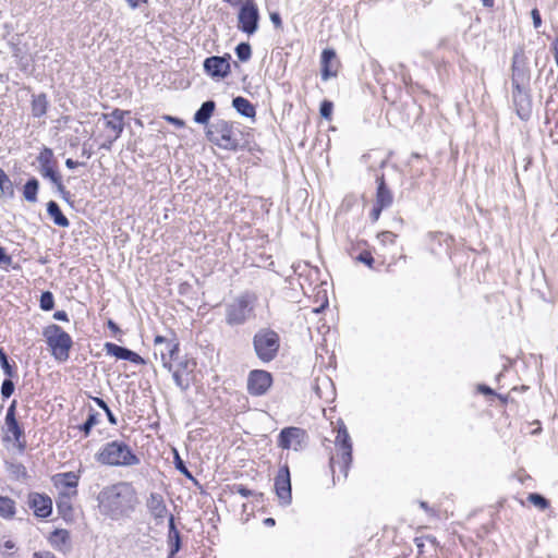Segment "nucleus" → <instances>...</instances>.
Instances as JSON below:
<instances>
[{
    "label": "nucleus",
    "mask_w": 558,
    "mask_h": 558,
    "mask_svg": "<svg viewBox=\"0 0 558 558\" xmlns=\"http://www.w3.org/2000/svg\"><path fill=\"white\" fill-rule=\"evenodd\" d=\"M36 161L38 162L37 171L41 178L51 180L61 174L59 171L58 159L50 147L43 146L36 157Z\"/></svg>",
    "instance_id": "4468645a"
},
{
    "label": "nucleus",
    "mask_w": 558,
    "mask_h": 558,
    "mask_svg": "<svg viewBox=\"0 0 558 558\" xmlns=\"http://www.w3.org/2000/svg\"><path fill=\"white\" fill-rule=\"evenodd\" d=\"M335 445L339 450V454L342 461L340 473H342L343 480H345L352 463V441L347 426L342 421L339 422L337 427Z\"/></svg>",
    "instance_id": "9d476101"
},
{
    "label": "nucleus",
    "mask_w": 558,
    "mask_h": 558,
    "mask_svg": "<svg viewBox=\"0 0 558 558\" xmlns=\"http://www.w3.org/2000/svg\"><path fill=\"white\" fill-rule=\"evenodd\" d=\"M167 342H170V339H167L166 337L163 336H160V335H157L154 339V344L155 347H160V348H163Z\"/></svg>",
    "instance_id": "13d9d810"
},
{
    "label": "nucleus",
    "mask_w": 558,
    "mask_h": 558,
    "mask_svg": "<svg viewBox=\"0 0 558 558\" xmlns=\"http://www.w3.org/2000/svg\"><path fill=\"white\" fill-rule=\"evenodd\" d=\"M132 9L138 8L142 3H147L148 0H125Z\"/></svg>",
    "instance_id": "774afa93"
},
{
    "label": "nucleus",
    "mask_w": 558,
    "mask_h": 558,
    "mask_svg": "<svg viewBox=\"0 0 558 558\" xmlns=\"http://www.w3.org/2000/svg\"><path fill=\"white\" fill-rule=\"evenodd\" d=\"M238 122L218 119L206 129V138L216 146L231 151L246 148L248 141Z\"/></svg>",
    "instance_id": "f03ea898"
},
{
    "label": "nucleus",
    "mask_w": 558,
    "mask_h": 558,
    "mask_svg": "<svg viewBox=\"0 0 558 558\" xmlns=\"http://www.w3.org/2000/svg\"><path fill=\"white\" fill-rule=\"evenodd\" d=\"M46 206L47 214L56 226L62 228H68L70 226L69 219L63 215L59 204L56 201H49Z\"/></svg>",
    "instance_id": "bb28decb"
},
{
    "label": "nucleus",
    "mask_w": 558,
    "mask_h": 558,
    "mask_svg": "<svg viewBox=\"0 0 558 558\" xmlns=\"http://www.w3.org/2000/svg\"><path fill=\"white\" fill-rule=\"evenodd\" d=\"M61 198H62L66 204H69L71 207H73V205H74V201H73V195L70 193V191H66L65 193H63V195L61 196Z\"/></svg>",
    "instance_id": "0e129e2a"
},
{
    "label": "nucleus",
    "mask_w": 558,
    "mask_h": 558,
    "mask_svg": "<svg viewBox=\"0 0 558 558\" xmlns=\"http://www.w3.org/2000/svg\"><path fill=\"white\" fill-rule=\"evenodd\" d=\"M104 350L107 355L114 356L118 360L129 361L136 365L146 364L145 359H143L138 353L113 342H106L104 344Z\"/></svg>",
    "instance_id": "a211bd4d"
},
{
    "label": "nucleus",
    "mask_w": 558,
    "mask_h": 558,
    "mask_svg": "<svg viewBox=\"0 0 558 558\" xmlns=\"http://www.w3.org/2000/svg\"><path fill=\"white\" fill-rule=\"evenodd\" d=\"M53 318L59 322H69V315L65 311L54 312Z\"/></svg>",
    "instance_id": "052dcab7"
},
{
    "label": "nucleus",
    "mask_w": 558,
    "mask_h": 558,
    "mask_svg": "<svg viewBox=\"0 0 558 558\" xmlns=\"http://www.w3.org/2000/svg\"><path fill=\"white\" fill-rule=\"evenodd\" d=\"M97 501L102 514L112 520H120L134 512L138 497L131 483L118 482L104 487L97 496Z\"/></svg>",
    "instance_id": "f257e3e1"
},
{
    "label": "nucleus",
    "mask_w": 558,
    "mask_h": 558,
    "mask_svg": "<svg viewBox=\"0 0 558 558\" xmlns=\"http://www.w3.org/2000/svg\"><path fill=\"white\" fill-rule=\"evenodd\" d=\"M256 298L248 293H241L226 305L225 320L230 327L242 326L255 317Z\"/></svg>",
    "instance_id": "39448f33"
},
{
    "label": "nucleus",
    "mask_w": 558,
    "mask_h": 558,
    "mask_svg": "<svg viewBox=\"0 0 558 558\" xmlns=\"http://www.w3.org/2000/svg\"><path fill=\"white\" fill-rule=\"evenodd\" d=\"M531 70L529 59L525 56L524 47L518 46L511 60V85H530Z\"/></svg>",
    "instance_id": "1a4fd4ad"
},
{
    "label": "nucleus",
    "mask_w": 558,
    "mask_h": 558,
    "mask_svg": "<svg viewBox=\"0 0 558 558\" xmlns=\"http://www.w3.org/2000/svg\"><path fill=\"white\" fill-rule=\"evenodd\" d=\"M531 19L533 22L534 28H539L543 24L541 12L537 8L532 9L531 11Z\"/></svg>",
    "instance_id": "3c124183"
},
{
    "label": "nucleus",
    "mask_w": 558,
    "mask_h": 558,
    "mask_svg": "<svg viewBox=\"0 0 558 558\" xmlns=\"http://www.w3.org/2000/svg\"><path fill=\"white\" fill-rule=\"evenodd\" d=\"M13 377H5L1 384V397L3 400H7L9 399L13 393H14V390H15V384L14 381L12 380Z\"/></svg>",
    "instance_id": "c03bdc74"
},
{
    "label": "nucleus",
    "mask_w": 558,
    "mask_h": 558,
    "mask_svg": "<svg viewBox=\"0 0 558 558\" xmlns=\"http://www.w3.org/2000/svg\"><path fill=\"white\" fill-rule=\"evenodd\" d=\"M333 111V102L328 99H324L319 105V114L325 120H331Z\"/></svg>",
    "instance_id": "a18cd8bd"
},
{
    "label": "nucleus",
    "mask_w": 558,
    "mask_h": 558,
    "mask_svg": "<svg viewBox=\"0 0 558 558\" xmlns=\"http://www.w3.org/2000/svg\"><path fill=\"white\" fill-rule=\"evenodd\" d=\"M234 52L241 62H247L252 58V47L247 41H241L234 48Z\"/></svg>",
    "instance_id": "c9c22d12"
},
{
    "label": "nucleus",
    "mask_w": 558,
    "mask_h": 558,
    "mask_svg": "<svg viewBox=\"0 0 558 558\" xmlns=\"http://www.w3.org/2000/svg\"><path fill=\"white\" fill-rule=\"evenodd\" d=\"M43 336L46 339L51 355L56 360L60 362L69 360L73 340L66 331H64L59 325L51 324L44 328Z\"/></svg>",
    "instance_id": "423d86ee"
},
{
    "label": "nucleus",
    "mask_w": 558,
    "mask_h": 558,
    "mask_svg": "<svg viewBox=\"0 0 558 558\" xmlns=\"http://www.w3.org/2000/svg\"><path fill=\"white\" fill-rule=\"evenodd\" d=\"M48 107L49 102L45 93L32 96L31 111L34 118L44 117L47 113Z\"/></svg>",
    "instance_id": "cd10ccee"
},
{
    "label": "nucleus",
    "mask_w": 558,
    "mask_h": 558,
    "mask_svg": "<svg viewBox=\"0 0 558 558\" xmlns=\"http://www.w3.org/2000/svg\"><path fill=\"white\" fill-rule=\"evenodd\" d=\"M49 541L52 546L60 548L70 542V533L64 529H54L50 534Z\"/></svg>",
    "instance_id": "2f4dec72"
},
{
    "label": "nucleus",
    "mask_w": 558,
    "mask_h": 558,
    "mask_svg": "<svg viewBox=\"0 0 558 558\" xmlns=\"http://www.w3.org/2000/svg\"><path fill=\"white\" fill-rule=\"evenodd\" d=\"M229 490L230 493L232 494H239L241 495L243 498H248L251 496H255L259 499H263L264 497V494L263 493H254L253 490L248 489L246 486H244L243 484H238V483H234L232 485H229Z\"/></svg>",
    "instance_id": "4c0bfd02"
},
{
    "label": "nucleus",
    "mask_w": 558,
    "mask_h": 558,
    "mask_svg": "<svg viewBox=\"0 0 558 558\" xmlns=\"http://www.w3.org/2000/svg\"><path fill=\"white\" fill-rule=\"evenodd\" d=\"M0 365H1V368L5 376H8V377L17 376L15 363L10 362L8 354L1 347H0Z\"/></svg>",
    "instance_id": "f704fd0d"
},
{
    "label": "nucleus",
    "mask_w": 558,
    "mask_h": 558,
    "mask_svg": "<svg viewBox=\"0 0 558 558\" xmlns=\"http://www.w3.org/2000/svg\"><path fill=\"white\" fill-rule=\"evenodd\" d=\"M78 475L74 472L58 473L53 476V482L57 487L76 488L78 485Z\"/></svg>",
    "instance_id": "c756f323"
},
{
    "label": "nucleus",
    "mask_w": 558,
    "mask_h": 558,
    "mask_svg": "<svg viewBox=\"0 0 558 558\" xmlns=\"http://www.w3.org/2000/svg\"><path fill=\"white\" fill-rule=\"evenodd\" d=\"M166 120L168 122H170L171 124L178 126V128H183L184 126V121L182 119H180V118L172 117V116H167Z\"/></svg>",
    "instance_id": "bf43d9fd"
},
{
    "label": "nucleus",
    "mask_w": 558,
    "mask_h": 558,
    "mask_svg": "<svg viewBox=\"0 0 558 558\" xmlns=\"http://www.w3.org/2000/svg\"><path fill=\"white\" fill-rule=\"evenodd\" d=\"M12 263V256L7 253L3 246H0V266H10Z\"/></svg>",
    "instance_id": "603ef678"
},
{
    "label": "nucleus",
    "mask_w": 558,
    "mask_h": 558,
    "mask_svg": "<svg viewBox=\"0 0 558 558\" xmlns=\"http://www.w3.org/2000/svg\"><path fill=\"white\" fill-rule=\"evenodd\" d=\"M216 110V102L213 99L204 101L196 110L193 121L197 124L206 125L208 128L209 120Z\"/></svg>",
    "instance_id": "393cba45"
},
{
    "label": "nucleus",
    "mask_w": 558,
    "mask_h": 558,
    "mask_svg": "<svg viewBox=\"0 0 558 558\" xmlns=\"http://www.w3.org/2000/svg\"><path fill=\"white\" fill-rule=\"evenodd\" d=\"M39 181L36 177L27 179L23 185V197L28 203H36L38 201Z\"/></svg>",
    "instance_id": "c85d7f7f"
},
{
    "label": "nucleus",
    "mask_w": 558,
    "mask_h": 558,
    "mask_svg": "<svg viewBox=\"0 0 558 558\" xmlns=\"http://www.w3.org/2000/svg\"><path fill=\"white\" fill-rule=\"evenodd\" d=\"M477 391L484 396H495L496 395L495 390H493L489 386H487L485 384H480L477 386Z\"/></svg>",
    "instance_id": "6e6d98bb"
},
{
    "label": "nucleus",
    "mask_w": 558,
    "mask_h": 558,
    "mask_svg": "<svg viewBox=\"0 0 558 558\" xmlns=\"http://www.w3.org/2000/svg\"><path fill=\"white\" fill-rule=\"evenodd\" d=\"M107 327L113 332V333H121L122 330L120 329V327L118 326V324L116 322H113L112 319H108L107 320Z\"/></svg>",
    "instance_id": "680f3d73"
},
{
    "label": "nucleus",
    "mask_w": 558,
    "mask_h": 558,
    "mask_svg": "<svg viewBox=\"0 0 558 558\" xmlns=\"http://www.w3.org/2000/svg\"><path fill=\"white\" fill-rule=\"evenodd\" d=\"M16 404H17L16 400H13L10 403V405H9V408L7 410L4 423L17 420L16 418Z\"/></svg>",
    "instance_id": "8fccbe9b"
},
{
    "label": "nucleus",
    "mask_w": 558,
    "mask_h": 558,
    "mask_svg": "<svg viewBox=\"0 0 558 558\" xmlns=\"http://www.w3.org/2000/svg\"><path fill=\"white\" fill-rule=\"evenodd\" d=\"M159 353L162 366L168 371H172L173 362L182 357L180 355V343L178 339L175 337L170 339V342H167L163 348L159 349Z\"/></svg>",
    "instance_id": "412c9836"
},
{
    "label": "nucleus",
    "mask_w": 558,
    "mask_h": 558,
    "mask_svg": "<svg viewBox=\"0 0 558 558\" xmlns=\"http://www.w3.org/2000/svg\"><path fill=\"white\" fill-rule=\"evenodd\" d=\"M275 492L278 496L280 504L288 506L292 501L291 493V475L288 464H283L279 468L277 475L275 476Z\"/></svg>",
    "instance_id": "2eb2a0df"
},
{
    "label": "nucleus",
    "mask_w": 558,
    "mask_h": 558,
    "mask_svg": "<svg viewBox=\"0 0 558 558\" xmlns=\"http://www.w3.org/2000/svg\"><path fill=\"white\" fill-rule=\"evenodd\" d=\"M377 238L380 241V243L384 245L387 243L393 244L396 241L397 234L391 231H383V232L378 233Z\"/></svg>",
    "instance_id": "de8ad7c7"
},
{
    "label": "nucleus",
    "mask_w": 558,
    "mask_h": 558,
    "mask_svg": "<svg viewBox=\"0 0 558 558\" xmlns=\"http://www.w3.org/2000/svg\"><path fill=\"white\" fill-rule=\"evenodd\" d=\"M260 14L255 0H245L239 9L238 28L251 36L254 35L259 27Z\"/></svg>",
    "instance_id": "0eeeda50"
},
{
    "label": "nucleus",
    "mask_w": 558,
    "mask_h": 558,
    "mask_svg": "<svg viewBox=\"0 0 558 558\" xmlns=\"http://www.w3.org/2000/svg\"><path fill=\"white\" fill-rule=\"evenodd\" d=\"M377 190L375 204L388 208L393 201V196L389 187L387 186L385 175L381 173L376 178Z\"/></svg>",
    "instance_id": "b1692460"
},
{
    "label": "nucleus",
    "mask_w": 558,
    "mask_h": 558,
    "mask_svg": "<svg viewBox=\"0 0 558 558\" xmlns=\"http://www.w3.org/2000/svg\"><path fill=\"white\" fill-rule=\"evenodd\" d=\"M527 500L541 510L549 508V500L538 493H531L527 496Z\"/></svg>",
    "instance_id": "37998d69"
},
{
    "label": "nucleus",
    "mask_w": 558,
    "mask_h": 558,
    "mask_svg": "<svg viewBox=\"0 0 558 558\" xmlns=\"http://www.w3.org/2000/svg\"><path fill=\"white\" fill-rule=\"evenodd\" d=\"M269 19L276 28H280L282 26V20L279 12H270Z\"/></svg>",
    "instance_id": "5fc2aeb1"
},
{
    "label": "nucleus",
    "mask_w": 558,
    "mask_h": 558,
    "mask_svg": "<svg viewBox=\"0 0 558 558\" xmlns=\"http://www.w3.org/2000/svg\"><path fill=\"white\" fill-rule=\"evenodd\" d=\"M356 260L366 265L369 268H373V265L375 263L374 257L372 256L371 252L363 251L356 256Z\"/></svg>",
    "instance_id": "49530a36"
},
{
    "label": "nucleus",
    "mask_w": 558,
    "mask_h": 558,
    "mask_svg": "<svg viewBox=\"0 0 558 558\" xmlns=\"http://www.w3.org/2000/svg\"><path fill=\"white\" fill-rule=\"evenodd\" d=\"M124 114L125 112L118 108L110 113L102 114L106 128L114 132L113 141L118 140L124 130Z\"/></svg>",
    "instance_id": "5701e85b"
},
{
    "label": "nucleus",
    "mask_w": 558,
    "mask_h": 558,
    "mask_svg": "<svg viewBox=\"0 0 558 558\" xmlns=\"http://www.w3.org/2000/svg\"><path fill=\"white\" fill-rule=\"evenodd\" d=\"M92 400L96 403L97 407H99L101 410H104L105 408H107V402L102 399V398H99V397H92Z\"/></svg>",
    "instance_id": "69168bd1"
},
{
    "label": "nucleus",
    "mask_w": 558,
    "mask_h": 558,
    "mask_svg": "<svg viewBox=\"0 0 558 558\" xmlns=\"http://www.w3.org/2000/svg\"><path fill=\"white\" fill-rule=\"evenodd\" d=\"M338 61L335 49L325 48L320 54V76L323 81H328L337 76Z\"/></svg>",
    "instance_id": "aec40b11"
},
{
    "label": "nucleus",
    "mask_w": 558,
    "mask_h": 558,
    "mask_svg": "<svg viewBox=\"0 0 558 558\" xmlns=\"http://www.w3.org/2000/svg\"><path fill=\"white\" fill-rule=\"evenodd\" d=\"M57 510H58V513L63 518H66L72 514L73 508L69 500L68 495H62L61 497L58 498Z\"/></svg>",
    "instance_id": "58836bf2"
},
{
    "label": "nucleus",
    "mask_w": 558,
    "mask_h": 558,
    "mask_svg": "<svg viewBox=\"0 0 558 558\" xmlns=\"http://www.w3.org/2000/svg\"><path fill=\"white\" fill-rule=\"evenodd\" d=\"M306 437V432L300 427H284L280 430L278 436V446L282 449L293 448L298 450L302 446Z\"/></svg>",
    "instance_id": "dca6fc26"
},
{
    "label": "nucleus",
    "mask_w": 558,
    "mask_h": 558,
    "mask_svg": "<svg viewBox=\"0 0 558 558\" xmlns=\"http://www.w3.org/2000/svg\"><path fill=\"white\" fill-rule=\"evenodd\" d=\"M15 514V502L13 499L0 496V517L11 519Z\"/></svg>",
    "instance_id": "72a5a7b5"
},
{
    "label": "nucleus",
    "mask_w": 558,
    "mask_h": 558,
    "mask_svg": "<svg viewBox=\"0 0 558 558\" xmlns=\"http://www.w3.org/2000/svg\"><path fill=\"white\" fill-rule=\"evenodd\" d=\"M146 508L149 514L154 518L156 524H161L163 522L168 513V508L161 494L156 492L150 493L146 499Z\"/></svg>",
    "instance_id": "6ab92c4d"
},
{
    "label": "nucleus",
    "mask_w": 558,
    "mask_h": 558,
    "mask_svg": "<svg viewBox=\"0 0 558 558\" xmlns=\"http://www.w3.org/2000/svg\"><path fill=\"white\" fill-rule=\"evenodd\" d=\"M274 383L271 373L265 369H253L247 376V392L253 397L267 393Z\"/></svg>",
    "instance_id": "ddd939ff"
},
{
    "label": "nucleus",
    "mask_w": 558,
    "mask_h": 558,
    "mask_svg": "<svg viewBox=\"0 0 558 558\" xmlns=\"http://www.w3.org/2000/svg\"><path fill=\"white\" fill-rule=\"evenodd\" d=\"M98 463L107 466H134L140 464L138 456L123 440L106 442L95 454Z\"/></svg>",
    "instance_id": "7ed1b4c3"
},
{
    "label": "nucleus",
    "mask_w": 558,
    "mask_h": 558,
    "mask_svg": "<svg viewBox=\"0 0 558 558\" xmlns=\"http://www.w3.org/2000/svg\"><path fill=\"white\" fill-rule=\"evenodd\" d=\"M32 558H56V556L50 551H36Z\"/></svg>",
    "instance_id": "e2e57ef3"
},
{
    "label": "nucleus",
    "mask_w": 558,
    "mask_h": 558,
    "mask_svg": "<svg viewBox=\"0 0 558 558\" xmlns=\"http://www.w3.org/2000/svg\"><path fill=\"white\" fill-rule=\"evenodd\" d=\"M231 61L232 57L228 52L222 56H210L203 61V70L215 81L225 80L231 73Z\"/></svg>",
    "instance_id": "9b49d317"
},
{
    "label": "nucleus",
    "mask_w": 558,
    "mask_h": 558,
    "mask_svg": "<svg viewBox=\"0 0 558 558\" xmlns=\"http://www.w3.org/2000/svg\"><path fill=\"white\" fill-rule=\"evenodd\" d=\"M27 505L39 519H47L52 513V500L46 494L31 493Z\"/></svg>",
    "instance_id": "f3484780"
},
{
    "label": "nucleus",
    "mask_w": 558,
    "mask_h": 558,
    "mask_svg": "<svg viewBox=\"0 0 558 558\" xmlns=\"http://www.w3.org/2000/svg\"><path fill=\"white\" fill-rule=\"evenodd\" d=\"M384 209H385V207L375 204L373 209L369 213V218L372 219V221H374V222L377 221Z\"/></svg>",
    "instance_id": "864d4df0"
},
{
    "label": "nucleus",
    "mask_w": 558,
    "mask_h": 558,
    "mask_svg": "<svg viewBox=\"0 0 558 558\" xmlns=\"http://www.w3.org/2000/svg\"><path fill=\"white\" fill-rule=\"evenodd\" d=\"M280 342L279 333L270 327L259 328L252 338L254 353L263 364H268L277 359Z\"/></svg>",
    "instance_id": "20e7f679"
},
{
    "label": "nucleus",
    "mask_w": 558,
    "mask_h": 558,
    "mask_svg": "<svg viewBox=\"0 0 558 558\" xmlns=\"http://www.w3.org/2000/svg\"><path fill=\"white\" fill-rule=\"evenodd\" d=\"M511 99L517 116L527 121L533 111V101L530 85H511Z\"/></svg>",
    "instance_id": "6e6552de"
},
{
    "label": "nucleus",
    "mask_w": 558,
    "mask_h": 558,
    "mask_svg": "<svg viewBox=\"0 0 558 558\" xmlns=\"http://www.w3.org/2000/svg\"><path fill=\"white\" fill-rule=\"evenodd\" d=\"M49 181L53 184V186L56 187V191L60 194V196H62L63 193H65L68 191L65 185L63 184L61 174L57 175L56 178H53Z\"/></svg>",
    "instance_id": "09e8293b"
},
{
    "label": "nucleus",
    "mask_w": 558,
    "mask_h": 558,
    "mask_svg": "<svg viewBox=\"0 0 558 558\" xmlns=\"http://www.w3.org/2000/svg\"><path fill=\"white\" fill-rule=\"evenodd\" d=\"M168 551L178 554L183 546L182 535L177 527L175 519L173 514L168 518V535H167Z\"/></svg>",
    "instance_id": "4be33fe9"
},
{
    "label": "nucleus",
    "mask_w": 558,
    "mask_h": 558,
    "mask_svg": "<svg viewBox=\"0 0 558 558\" xmlns=\"http://www.w3.org/2000/svg\"><path fill=\"white\" fill-rule=\"evenodd\" d=\"M5 469L14 480H26L28 477L26 468L21 462H5Z\"/></svg>",
    "instance_id": "473e14b6"
},
{
    "label": "nucleus",
    "mask_w": 558,
    "mask_h": 558,
    "mask_svg": "<svg viewBox=\"0 0 558 558\" xmlns=\"http://www.w3.org/2000/svg\"><path fill=\"white\" fill-rule=\"evenodd\" d=\"M39 306L43 311L49 312L53 310L54 307V296L51 291H44L41 292L40 299H39Z\"/></svg>",
    "instance_id": "79ce46f5"
},
{
    "label": "nucleus",
    "mask_w": 558,
    "mask_h": 558,
    "mask_svg": "<svg viewBox=\"0 0 558 558\" xmlns=\"http://www.w3.org/2000/svg\"><path fill=\"white\" fill-rule=\"evenodd\" d=\"M196 367V361L186 355H182L178 361L173 362L172 378L174 384L183 391H187L191 386V377Z\"/></svg>",
    "instance_id": "f8f14e48"
},
{
    "label": "nucleus",
    "mask_w": 558,
    "mask_h": 558,
    "mask_svg": "<svg viewBox=\"0 0 558 558\" xmlns=\"http://www.w3.org/2000/svg\"><path fill=\"white\" fill-rule=\"evenodd\" d=\"M173 463H174V466L175 469L182 474L184 475L186 478L193 481L196 483V480L195 477L193 476V474L189 471L185 462L183 461V459L180 457L179 452L177 450H174V456H173Z\"/></svg>",
    "instance_id": "a19ab883"
},
{
    "label": "nucleus",
    "mask_w": 558,
    "mask_h": 558,
    "mask_svg": "<svg viewBox=\"0 0 558 558\" xmlns=\"http://www.w3.org/2000/svg\"><path fill=\"white\" fill-rule=\"evenodd\" d=\"M5 428H7V433H10L12 435V438L14 439V441H20V438L25 437L24 429L20 425L17 420L7 422Z\"/></svg>",
    "instance_id": "ea45409f"
},
{
    "label": "nucleus",
    "mask_w": 558,
    "mask_h": 558,
    "mask_svg": "<svg viewBox=\"0 0 558 558\" xmlns=\"http://www.w3.org/2000/svg\"><path fill=\"white\" fill-rule=\"evenodd\" d=\"M82 165H83V163H81V162H78V161H75V160H73L72 158H68V159L65 160V166H66V168L71 169V170H72V169H75V168H77L78 166H82Z\"/></svg>",
    "instance_id": "338daca9"
},
{
    "label": "nucleus",
    "mask_w": 558,
    "mask_h": 558,
    "mask_svg": "<svg viewBox=\"0 0 558 558\" xmlns=\"http://www.w3.org/2000/svg\"><path fill=\"white\" fill-rule=\"evenodd\" d=\"M0 192L9 197L14 196V185L9 175L0 168Z\"/></svg>",
    "instance_id": "e433bc0d"
},
{
    "label": "nucleus",
    "mask_w": 558,
    "mask_h": 558,
    "mask_svg": "<svg viewBox=\"0 0 558 558\" xmlns=\"http://www.w3.org/2000/svg\"><path fill=\"white\" fill-rule=\"evenodd\" d=\"M99 413L90 408L85 422L78 426V429L83 433L84 437L89 436L93 427L99 423Z\"/></svg>",
    "instance_id": "7c9ffc66"
},
{
    "label": "nucleus",
    "mask_w": 558,
    "mask_h": 558,
    "mask_svg": "<svg viewBox=\"0 0 558 558\" xmlns=\"http://www.w3.org/2000/svg\"><path fill=\"white\" fill-rule=\"evenodd\" d=\"M104 412L106 413V416L108 418V422L111 424V425H117L118 424V418L117 416L113 414V412L110 410L109 405H107V408L104 409Z\"/></svg>",
    "instance_id": "4d7b16f0"
},
{
    "label": "nucleus",
    "mask_w": 558,
    "mask_h": 558,
    "mask_svg": "<svg viewBox=\"0 0 558 558\" xmlns=\"http://www.w3.org/2000/svg\"><path fill=\"white\" fill-rule=\"evenodd\" d=\"M232 107L240 116L244 118L254 119L256 116V109L254 105L242 96H236L232 99Z\"/></svg>",
    "instance_id": "a878e982"
}]
</instances>
